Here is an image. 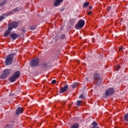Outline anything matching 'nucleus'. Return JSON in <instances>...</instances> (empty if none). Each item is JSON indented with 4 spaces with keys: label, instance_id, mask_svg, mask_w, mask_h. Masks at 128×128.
Instances as JSON below:
<instances>
[{
    "label": "nucleus",
    "instance_id": "14",
    "mask_svg": "<svg viewBox=\"0 0 128 128\" xmlns=\"http://www.w3.org/2000/svg\"><path fill=\"white\" fill-rule=\"evenodd\" d=\"M22 8L18 7L17 8L14 9L12 11H10L9 12L10 14H13L14 12H20Z\"/></svg>",
    "mask_w": 128,
    "mask_h": 128
},
{
    "label": "nucleus",
    "instance_id": "1",
    "mask_svg": "<svg viewBox=\"0 0 128 128\" xmlns=\"http://www.w3.org/2000/svg\"><path fill=\"white\" fill-rule=\"evenodd\" d=\"M14 56H16V54L15 52L8 54L6 56V60H5L6 66H10V64H12V61L14 60Z\"/></svg>",
    "mask_w": 128,
    "mask_h": 128
},
{
    "label": "nucleus",
    "instance_id": "24",
    "mask_svg": "<svg viewBox=\"0 0 128 128\" xmlns=\"http://www.w3.org/2000/svg\"><path fill=\"white\" fill-rule=\"evenodd\" d=\"M12 128V124H8L4 127V128Z\"/></svg>",
    "mask_w": 128,
    "mask_h": 128
},
{
    "label": "nucleus",
    "instance_id": "7",
    "mask_svg": "<svg viewBox=\"0 0 128 128\" xmlns=\"http://www.w3.org/2000/svg\"><path fill=\"white\" fill-rule=\"evenodd\" d=\"M39 59L38 58H34L33 60H32L30 62V64L32 66H38Z\"/></svg>",
    "mask_w": 128,
    "mask_h": 128
},
{
    "label": "nucleus",
    "instance_id": "5",
    "mask_svg": "<svg viewBox=\"0 0 128 128\" xmlns=\"http://www.w3.org/2000/svg\"><path fill=\"white\" fill-rule=\"evenodd\" d=\"M85 22L82 20H78V24L75 26L76 30H80V28H82L84 26Z\"/></svg>",
    "mask_w": 128,
    "mask_h": 128
},
{
    "label": "nucleus",
    "instance_id": "10",
    "mask_svg": "<svg viewBox=\"0 0 128 128\" xmlns=\"http://www.w3.org/2000/svg\"><path fill=\"white\" fill-rule=\"evenodd\" d=\"M24 108L22 107H18L16 110V114L18 115L24 112Z\"/></svg>",
    "mask_w": 128,
    "mask_h": 128
},
{
    "label": "nucleus",
    "instance_id": "6",
    "mask_svg": "<svg viewBox=\"0 0 128 128\" xmlns=\"http://www.w3.org/2000/svg\"><path fill=\"white\" fill-rule=\"evenodd\" d=\"M10 70L9 69H6L4 70L3 73L0 76V78L2 80H4V78H6L8 76H10Z\"/></svg>",
    "mask_w": 128,
    "mask_h": 128
},
{
    "label": "nucleus",
    "instance_id": "25",
    "mask_svg": "<svg viewBox=\"0 0 128 128\" xmlns=\"http://www.w3.org/2000/svg\"><path fill=\"white\" fill-rule=\"evenodd\" d=\"M64 38H66V34H62L61 36H60V40H64Z\"/></svg>",
    "mask_w": 128,
    "mask_h": 128
},
{
    "label": "nucleus",
    "instance_id": "23",
    "mask_svg": "<svg viewBox=\"0 0 128 128\" xmlns=\"http://www.w3.org/2000/svg\"><path fill=\"white\" fill-rule=\"evenodd\" d=\"M82 100H78L76 102L77 106H80V104H82Z\"/></svg>",
    "mask_w": 128,
    "mask_h": 128
},
{
    "label": "nucleus",
    "instance_id": "26",
    "mask_svg": "<svg viewBox=\"0 0 128 128\" xmlns=\"http://www.w3.org/2000/svg\"><path fill=\"white\" fill-rule=\"evenodd\" d=\"M120 68V66L118 65V66H115V70H118V69Z\"/></svg>",
    "mask_w": 128,
    "mask_h": 128
},
{
    "label": "nucleus",
    "instance_id": "27",
    "mask_svg": "<svg viewBox=\"0 0 128 128\" xmlns=\"http://www.w3.org/2000/svg\"><path fill=\"white\" fill-rule=\"evenodd\" d=\"M79 98H84V94H81L79 96Z\"/></svg>",
    "mask_w": 128,
    "mask_h": 128
},
{
    "label": "nucleus",
    "instance_id": "8",
    "mask_svg": "<svg viewBox=\"0 0 128 128\" xmlns=\"http://www.w3.org/2000/svg\"><path fill=\"white\" fill-rule=\"evenodd\" d=\"M114 89L113 88H109L106 90L105 96H112L114 94Z\"/></svg>",
    "mask_w": 128,
    "mask_h": 128
},
{
    "label": "nucleus",
    "instance_id": "35",
    "mask_svg": "<svg viewBox=\"0 0 128 128\" xmlns=\"http://www.w3.org/2000/svg\"><path fill=\"white\" fill-rule=\"evenodd\" d=\"M4 4L2 2L0 3V6H4Z\"/></svg>",
    "mask_w": 128,
    "mask_h": 128
},
{
    "label": "nucleus",
    "instance_id": "15",
    "mask_svg": "<svg viewBox=\"0 0 128 128\" xmlns=\"http://www.w3.org/2000/svg\"><path fill=\"white\" fill-rule=\"evenodd\" d=\"M48 66V62H42L41 64V68H46Z\"/></svg>",
    "mask_w": 128,
    "mask_h": 128
},
{
    "label": "nucleus",
    "instance_id": "20",
    "mask_svg": "<svg viewBox=\"0 0 128 128\" xmlns=\"http://www.w3.org/2000/svg\"><path fill=\"white\" fill-rule=\"evenodd\" d=\"M30 28L31 30H34L36 28V26H30Z\"/></svg>",
    "mask_w": 128,
    "mask_h": 128
},
{
    "label": "nucleus",
    "instance_id": "3",
    "mask_svg": "<svg viewBox=\"0 0 128 128\" xmlns=\"http://www.w3.org/2000/svg\"><path fill=\"white\" fill-rule=\"evenodd\" d=\"M20 71L18 70L14 72V75L11 76L9 78L10 82H14V81L16 80V79L20 78Z\"/></svg>",
    "mask_w": 128,
    "mask_h": 128
},
{
    "label": "nucleus",
    "instance_id": "18",
    "mask_svg": "<svg viewBox=\"0 0 128 128\" xmlns=\"http://www.w3.org/2000/svg\"><path fill=\"white\" fill-rule=\"evenodd\" d=\"M89 5H90V2H85L83 4V8H87V6H88Z\"/></svg>",
    "mask_w": 128,
    "mask_h": 128
},
{
    "label": "nucleus",
    "instance_id": "4",
    "mask_svg": "<svg viewBox=\"0 0 128 128\" xmlns=\"http://www.w3.org/2000/svg\"><path fill=\"white\" fill-rule=\"evenodd\" d=\"M18 26V22L16 21L12 22L11 23H10L8 24V28L9 30H12L14 28H16Z\"/></svg>",
    "mask_w": 128,
    "mask_h": 128
},
{
    "label": "nucleus",
    "instance_id": "29",
    "mask_svg": "<svg viewBox=\"0 0 128 128\" xmlns=\"http://www.w3.org/2000/svg\"><path fill=\"white\" fill-rule=\"evenodd\" d=\"M118 50H119L120 52V51L124 52V48H122V47H120Z\"/></svg>",
    "mask_w": 128,
    "mask_h": 128
},
{
    "label": "nucleus",
    "instance_id": "38",
    "mask_svg": "<svg viewBox=\"0 0 128 128\" xmlns=\"http://www.w3.org/2000/svg\"><path fill=\"white\" fill-rule=\"evenodd\" d=\"M10 96H12V94H10Z\"/></svg>",
    "mask_w": 128,
    "mask_h": 128
},
{
    "label": "nucleus",
    "instance_id": "22",
    "mask_svg": "<svg viewBox=\"0 0 128 128\" xmlns=\"http://www.w3.org/2000/svg\"><path fill=\"white\" fill-rule=\"evenodd\" d=\"M78 84V82H75L74 84L72 86V88H76V86Z\"/></svg>",
    "mask_w": 128,
    "mask_h": 128
},
{
    "label": "nucleus",
    "instance_id": "31",
    "mask_svg": "<svg viewBox=\"0 0 128 128\" xmlns=\"http://www.w3.org/2000/svg\"><path fill=\"white\" fill-rule=\"evenodd\" d=\"M52 84H54L56 82V80H52Z\"/></svg>",
    "mask_w": 128,
    "mask_h": 128
},
{
    "label": "nucleus",
    "instance_id": "11",
    "mask_svg": "<svg viewBox=\"0 0 128 128\" xmlns=\"http://www.w3.org/2000/svg\"><path fill=\"white\" fill-rule=\"evenodd\" d=\"M11 32H12V30L10 29V28H8V30L5 32L4 34V36L5 38H6V36H10Z\"/></svg>",
    "mask_w": 128,
    "mask_h": 128
},
{
    "label": "nucleus",
    "instance_id": "37",
    "mask_svg": "<svg viewBox=\"0 0 128 128\" xmlns=\"http://www.w3.org/2000/svg\"><path fill=\"white\" fill-rule=\"evenodd\" d=\"M88 8H89V10H92V6H90Z\"/></svg>",
    "mask_w": 128,
    "mask_h": 128
},
{
    "label": "nucleus",
    "instance_id": "16",
    "mask_svg": "<svg viewBox=\"0 0 128 128\" xmlns=\"http://www.w3.org/2000/svg\"><path fill=\"white\" fill-rule=\"evenodd\" d=\"M79 127L80 124L78 123H74L70 126V128H78Z\"/></svg>",
    "mask_w": 128,
    "mask_h": 128
},
{
    "label": "nucleus",
    "instance_id": "2",
    "mask_svg": "<svg viewBox=\"0 0 128 128\" xmlns=\"http://www.w3.org/2000/svg\"><path fill=\"white\" fill-rule=\"evenodd\" d=\"M94 80H98L96 82V84L98 86H100L102 84V79L100 78V74L98 73H94Z\"/></svg>",
    "mask_w": 128,
    "mask_h": 128
},
{
    "label": "nucleus",
    "instance_id": "33",
    "mask_svg": "<svg viewBox=\"0 0 128 128\" xmlns=\"http://www.w3.org/2000/svg\"><path fill=\"white\" fill-rule=\"evenodd\" d=\"M112 10V6H108V10Z\"/></svg>",
    "mask_w": 128,
    "mask_h": 128
},
{
    "label": "nucleus",
    "instance_id": "36",
    "mask_svg": "<svg viewBox=\"0 0 128 128\" xmlns=\"http://www.w3.org/2000/svg\"><path fill=\"white\" fill-rule=\"evenodd\" d=\"M63 10H64V8H62V9L60 10V12H62V11H63Z\"/></svg>",
    "mask_w": 128,
    "mask_h": 128
},
{
    "label": "nucleus",
    "instance_id": "28",
    "mask_svg": "<svg viewBox=\"0 0 128 128\" xmlns=\"http://www.w3.org/2000/svg\"><path fill=\"white\" fill-rule=\"evenodd\" d=\"M5 18L3 16H0V22H2Z\"/></svg>",
    "mask_w": 128,
    "mask_h": 128
},
{
    "label": "nucleus",
    "instance_id": "19",
    "mask_svg": "<svg viewBox=\"0 0 128 128\" xmlns=\"http://www.w3.org/2000/svg\"><path fill=\"white\" fill-rule=\"evenodd\" d=\"M70 24L72 25H73V24H74V22H76V20L74 19H71L70 20Z\"/></svg>",
    "mask_w": 128,
    "mask_h": 128
},
{
    "label": "nucleus",
    "instance_id": "21",
    "mask_svg": "<svg viewBox=\"0 0 128 128\" xmlns=\"http://www.w3.org/2000/svg\"><path fill=\"white\" fill-rule=\"evenodd\" d=\"M124 120L126 122H128V114H126L124 116Z\"/></svg>",
    "mask_w": 128,
    "mask_h": 128
},
{
    "label": "nucleus",
    "instance_id": "30",
    "mask_svg": "<svg viewBox=\"0 0 128 128\" xmlns=\"http://www.w3.org/2000/svg\"><path fill=\"white\" fill-rule=\"evenodd\" d=\"M4 5V4H6V0H3L2 2Z\"/></svg>",
    "mask_w": 128,
    "mask_h": 128
},
{
    "label": "nucleus",
    "instance_id": "12",
    "mask_svg": "<svg viewBox=\"0 0 128 128\" xmlns=\"http://www.w3.org/2000/svg\"><path fill=\"white\" fill-rule=\"evenodd\" d=\"M10 38L14 40L17 38H18V34L16 33H12L10 34Z\"/></svg>",
    "mask_w": 128,
    "mask_h": 128
},
{
    "label": "nucleus",
    "instance_id": "13",
    "mask_svg": "<svg viewBox=\"0 0 128 128\" xmlns=\"http://www.w3.org/2000/svg\"><path fill=\"white\" fill-rule=\"evenodd\" d=\"M64 0H56L55 2H54V6H58L60 4L61 2H62Z\"/></svg>",
    "mask_w": 128,
    "mask_h": 128
},
{
    "label": "nucleus",
    "instance_id": "17",
    "mask_svg": "<svg viewBox=\"0 0 128 128\" xmlns=\"http://www.w3.org/2000/svg\"><path fill=\"white\" fill-rule=\"evenodd\" d=\"M92 125L93 126L90 128H100V127L98 126V122H92Z\"/></svg>",
    "mask_w": 128,
    "mask_h": 128
},
{
    "label": "nucleus",
    "instance_id": "9",
    "mask_svg": "<svg viewBox=\"0 0 128 128\" xmlns=\"http://www.w3.org/2000/svg\"><path fill=\"white\" fill-rule=\"evenodd\" d=\"M68 90V85H64V86L60 90L59 93L64 94V92H66Z\"/></svg>",
    "mask_w": 128,
    "mask_h": 128
},
{
    "label": "nucleus",
    "instance_id": "32",
    "mask_svg": "<svg viewBox=\"0 0 128 128\" xmlns=\"http://www.w3.org/2000/svg\"><path fill=\"white\" fill-rule=\"evenodd\" d=\"M22 32H26V30L24 28H22Z\"/></svg>",
    "mask_w": 128,
    "mask_h": 128
},
{
    "label": "nucleus",
    "instance_id": "34",
    "mask_svg": "<svg viewBox=\"0 0 128 128\" xmlns=\"http://www.w3.org/2000/svg\"><path fill=\"white\" fill-rule=\"evenodd\" d=\"M88 16H90V14H92V11H90V12H88Z\"/></svg>",
    "mask_w": 128,
    "mask_h": 128
}]
</instances>
